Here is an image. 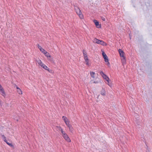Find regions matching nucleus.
I'll return each instance as SVG.
<instances>
[{"label":"nucleus","instance_id":"nucleus-1","mask_svg":"<svg viewBox=\"0 0 152 152\" xmlns=\"http://www.w3.org/2000/svg\"><path fill=\"white\" fill-rule=\"evenodd\" d=\"M74 7L75 10L79 18L81 19H83L84 18L83 15L82 13L81 12L79 8L77 6H74Z\"/></svg>","mask_w":152,"mask_h":152},{"label":"nucleus","instance_id":"nucleus-2","mask_svg":"<svg viewBox=\"0 0 152 152\" xmlns=\"http://www.w3.org/2000/svg\"><path fill=\"white\" fill-rule=\"evenodd\" d=\"M100 75L103 77V78L107 81L108 83V84L110 86L109 84H108V83H109V77H107V76L104 73V72L102 71H100Z\"/></svg>","mask_w":152,"mask_h":152},{"label":"nucleus","instance_id":"nucleus-3","mask_svg":"<svg viewBox=\"0 0 152 152\" xmlns=\"http://www.w3.org/2000/svg\"><path fill=\"white\" fill-rule=\"evenodd\" d=\"M64 139L67 142H70L71 140L66 134L62 136Z\"/></svg>","mask_w":152,"mask_h":152},{"label":"nucleus","instance_id":"nucleus-4","mask_svg":"<svg viewBox=\"0 0 152 152\" xmlns=\"http://www.w3.org/2000/svg\"><path fill=\"white\" fill-rule=\"evenodd\" d=\"M62 119L66 125L69 124V121L66 117L63 116L62 117Z\"/></svg>","mask_w":152,"mask_h":152},{"label":"nucleus","instance_id":"nucleus-5","mask_svg":"<svg viewBox=\"0 0 152 152\" xmlns=\"http://www.w3.org/2000/svg\"><path fill=\"white\" fill-rule=\"evenodd\" d=\"M94 22L96 27L98 28H100L101 27V25L99 24V22L96 20H94Z\"/></svg>","mask_w":152,"mask_h":152},{"label":"nucleus","instance_id":"nucleus-6","mask_svg":"<svg viewBox=\"0 0 152 152\" xmlns=\"http://www.w3.org/2000/svg\"><path fill=\"white\" fill-rule=\"evenodd\" d=\"M118 51L119 52V53L120 54V56L122 57H124V52L122 51L121 49H119L118 50Z\"/></svg>","mask_w":152,"mask_h":152},{"label":"nucleus","instance_id":"nucleus-7","mask_svg":"<svg viewBox=\"0 0 152 152\" xmlns=\"http://www.w3.org/2000/svg\"><path fill=\"white\" fill-rule=\"evenodd\" d=\"M67 126L69 128V131L72 133L73 131V128L72 127L71 125L70 124L67 125Z\"/></svg>","mask_w":152,"mask_h":152},{"label":"nucleus","instance_id":"nucleus-8","mask_svg":"<svg viewBox=\"0 0 152 152\" xmlns=\"http://www.w3.org/2000/svg\"><path fill=\"white\" fill-rule=\"evenodd\" d=\"M40 66L46 70L49 71V69L43 63Z\"/></svg>","mask_w":152,"mask_h":152},{"label":"nucleus","instance_id":"nucleus-9","mask_svg":"<svg viewBox=\"0 0 152 152\" xmlns=\"http://www.w3.org/2000/svg\"><path fill=\"white\" fill-rule=\"evenodd\" d=\"M0 92L1 94L4 96H5L6 95L4 91L3 88L2 89H1L0 90Z\"/></svg>","mask_w":152,"mask_h":152},{"label":"nucleus","instance_id":"nucleus-10","mask_svg":"<svg viewBox=\"0 0 152 152\" xmlns=\"http://www.w3.org/2000/svg\"><path fill=\"white\" fill-rule=\"evenodd\" d=\"M84 60L86 62V65L88 66L89 65V60L88 58V57H85L84 58Z\"/></svg>","mask_w":152,"mask_h":152},{"label":"nucleus","instance_id":"nucleus-11","mask_svg":"<svg viewBox=\"0 0 152 152\" xmlns=\"http://www.w3.org/2000/svg\"><path fill=\"white\" fill-rule=\"evenodd\" d=\"M99 44L104 46H106L107 45V44L105 42L102 40H101L99 42Z\"/></svg>","mask_w":152,"mask_h":152},{"label":"nucleus","instance_id":"nucleus-12","mask_svg":"<svg viewBox=\"0 0 152 152\" xmlns=\"http://www.w3.org/2000/svg\"><path fill=\"white\" fill-rule=\"evenodd\" d=\"M100 40H99L98 39L95 38L94 39L93 42L94 43H97L98 44H99V42H100Z\"/></svg>","mask_w":152,"mask_h":152},{"label":"nucleus","instance_id":"nucleus-13","mask_svg":"<svg viewBox=\"0 0 152 152\" xmlns=\"http://www.w3.org/2000/svg\"><path fill=\"white\" fill-rule=\"evenodd\" d=\"M122 58L121 59V61L122 63L123 64H126V60L125 59V57H122Z\"/></svg>","mask_w":152,"mask_h":152},{"label":"nucleus","instance_id":"nucleus-14","mask_svg":"<svg viewBox=\"0 0 152 152\" xmlns=\"http://www.w3.org/2000/svg\"><path fill=\"white\" fill-rule=\"evenodd\" d=\"M83 55L84 57V58L85 57H87V53L86 51L84 50H83Z\"/></svg>","mask_w":152,"mask_h":152},{"label":"nucleus","instance_id":"nucleus-15","mask_svg":"<svg viewBox=\"0 0 152 152\" xmlns=\"http://www.w3.org/2000/svg\"><path fill=\"white\" fill-rule=\"evenodd\" d=\"M95 74L94 72H90V75L93 78H95V76H94Z\"/></svg>","mask_w":152,"mask_h":152},{"label":"nucleus","instance_id":"nucleus-16","mask_svg":"<svg viewBox=\"0 0 152 152\" xmlns=\"http://www.w3.org/2000/svg\"><path fill=\"white\" fill-rule=\"evenodd\" d=\"M45 56L47 57L48 58V57H49V58H50L51 56L50 55V54L48 53V52H47L46 51V52H45V54H44Z\"/></svg>","mask_w":152,"mask_h":152},{"label":"nucleus","instance_id":"nucleus-17","mask_svg":"<svg viewBox=\"0 0 152 152\" xmlns=\"http://www.w3.org/2000/svg\"><path fill=\"white\" fill-rule=\"evenodd\" d=\"M103 57L104 59L105 62H108V61H109V60L107 56L106 55H105V56H104Z\"/></svg>","mask_w":152,"mask_h":152},{"label":"nucleus","instance_id":"nucleus-18","mask_svg":"<svg viewBox=\"0 0 152 152\" xmlns=\"http://www.w3.org/2000/svg\"><path fill=\"white\" fill-rule=\"evenodd\" d=\"M1 137L3 139V140L5 142H6L7 141V140H6V137L4 135H1Z\"/></svg>","mask_w":152,"mask_h":152},{"label":"nucleus","instance_id":"nucleus-19","mask_svg":"<svg viewBox=\"0 0 152 152\" xmlns=\"http://www.w3.org/2000/svg\"><path fill=\"white\" fill-rule=\"evenodd\" d=\"M6 142L8 145H9L10 146L12 147L13 148H14V146L12 145V143H9L7 141Z\"/></svg>","mask_w":152,"mask_h":152},{"label":"nucleus","instance_id":"nucleus-20","mask_svg":"<svg viewBox=\"0 0 152 152\" xmlns=\"http://www.w3.org/2000/svg\"><path fill=\"white\" fill-rule=\"evenodd\" d=\"M37 62L40 66H41L43 63L40 60H38L37 61Z\"/></svg>","mask_w":152,"mask_h":152},{"label":"nucleus","instance_id":"nucleus-21","mask_svg":"<svg viewBox=\"0 0 152 152\" xmlns=\"http://www.w3.org/2000/svg\"><path fill=\"white\" fill-rule=\"evenodd\" d=\"M101 94L103 96L105 95V91L104 89H103L102 90V91L101 92Z\"/></svg>","mask_w":152,"mask_h":152},{"label":"nucleus","instance_id":"nucleus-22","mask_svg":"<svg viewBox=\"0 0 152 152\" xmlns=\"http://www.w3.org/2000/svg\"><path fill=\"white\" fill-rule=\"evenodd\" d=\"M17 91L19 94H22V91L20 89L19 90H17Z\"/></svg>","mask_w":152,"mask_h":152},{"label":"nucleus","instance_id":"nucleus-23","mask_svg":"<svg viewBox=\"0 0 152 152\" xmlns=\"http://www.w3.org/2000/svg\"><path fill=\"white\" fill-rule=\"evenodd\" d=\"M62 134V136H63L65 134H66V133L63 131V129H61V131Z\"/></svg>","mask_w":152,"mask_h":152},{"label":"nucleus","instance_id":"nucleus-24","mask_svg":"<svg viewBox=\"0 0 152 152\" xmlns=\"http://www.w3.org/2000/svg\"><path fill=\"white\" fill-rule=\"evenodd\" d=\"M41 52H42V53H43L44 54H45V52H46V51L44 49L42 48L41 50H40Z\"/></svg>","mask_w":152,"mask_h":152},{"label":"nucleus","instance_id":"nucleus-25","mask_svg":"<svg viewBox=\"0 0 152 152\" xmlns=\"http://www.w3.org/2000/svg\"><path fill=\"white\" fill-rule=\"evenodd\" d=\"M101 19L103 21H104L105 20V18L103 17H101Z\"/></svg>","mask_w":152,"mask_h":152},{"label":"nucleus","instance_id":"nucleus-26","mask_svg":"<svg viewBox=\"0 0 152 152\" xmlns=\"http://www.w3.org/2000/svg\"><path fill=\"white\" fill-rule=\"evenodd\" d=\"M38 48L40 50L42 48V47L40 46H39Z\"/></svg>","mask_w":152,"mask_h":152},{"label":"nucleus","instance_id":"nucleus-27","mask_svg":"<svg viewBox=\"0 0 152 152\" xmlns=\"http://www.w3.org/2000/svg\"><path fill=\"white\" fill-rule=\"evenodd\" d=\"M57 127L59 129H60V131H61V129H62L61 128V126H57Z\"/></svg>","mask_w":152,"mask_h":152},{"label":"nucleus","instance_id":"nucleus-28","mask_svg":"<svg viewBox=\"0 0 152 152\" xmlns=\"http://www.w3.org/2000/svg\"><path fill=\"white\" fill-rule=\"evenodd\" d=\"M102 54L103 57H104V56L106 55L105 53L104 52L102 53Z\"/></svg>","mask_w":152,"mask_h":152},{"label":"nucleus","instance_id":"nucleus-29","mask_svg":"<svg viewBox=\"0 0 152 152\" xmlns=\"http://www.w3.org/2000/svg\"><path fill=\"white\" fill-rule=\"evenodd\" d=\"M94 83H98V82L94 81Z\"/></svg>","mask_w":152,"mask_h":152},{"label":"nucleus","instance_id":"nucleus-30","mask_svg":"<svg viewBox=\"0 0 152 152\" xmlns=\"http://www.w3.org/2000/svg\"><path fill=\"white\" fill-rule=\"evenodd\" d=\"M3 88L2 87L1 85L0 84V90L1 89H2Z\"/></svg>","mask_w":152,"mask_h":152},{"label":"nucleus","instance_id":"nucleus-31","mask_svg":"<svg viewBox=\"0 0 152 152\" xmlns=\"http://www.w3.org/2000/svg\"><path fill=\"white\" fill-rule=\"evenodd\" d=\"M107 62L108 63L107 65H110V64L109 62L108 61V62Z\"/></svg>","mask_w":152,"mask_h":152},{"label":"nucleus","instance_id":"nucleus-32","mask_svg":"<svg viewBox=\"0 0 152 152\" xmlns=\"http://www.w3.org/2000/svg\"><path fill=\"white\" fill-rule=\"evenodd\" d=\"M39 44H37V46L38 48L39 47Z\"/></svg>","mask_w":152,"mask_h":152},{"label":"nucleus","instance_id":"nucleus-33","mask_svg":"<svg viewBox=\"0 0 152 152\" xmlns=\"http://www.w3.org/2000/svg\"><path fill=\"white\" fill-rule=\"evenodd\" d=\"M17 90L20 89V88L19 87H18V88H17Z\"/></svg>","mask_w":152,"mask_h":152},{"label":"nucleus","instance_id":"nucleus-34","mask_svg":"<svg viewBox=\"0 0 152 152\" xmlns=\"http://www.w3.org/2000/svg\"><path fill=\"white\" fill-rule=\"evenodd\" d=\"M15 87H16V88H18V86H15Z\"/></svg>","mask_w":152,"mask_h":152},{"label":"nucleus","instance_id":"nucleus-35","mask_svg":"<svg viewBox=\"0 0 152 152\" xmlns=\"http://www.w3.org/2000/svg\"><path fill=\"white\" fill-rule=\"evenodd\" d=\"M1 101L0 100V105H1Z\"/></svg>","mask_w":152,"mask_h":152},{"label":"nucleus","instance_id":"nucleus-36","mask_svg":"<svg viewBox=\"0 0 152 152\" xmlns=\"http://www.w3.org/2000/svg\"><path fill=\"white\" fill-rule=\"evenodd\" d=\"M16 121H18V119H16Z\"/></svg>","mask_w":152,"mask_h":152}]
</instances>
